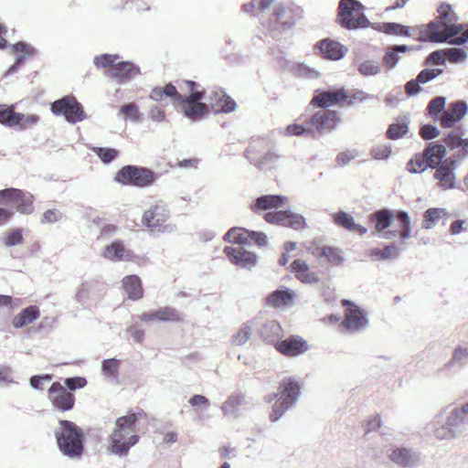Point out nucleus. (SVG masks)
<instances>
[{"label":"nucleus","mask_w":468,"mask_h":468,"mask_svg":"<svg viewBox=\"0 0 468 468\" xmlns=\"http://www.w3.org/2000/svg\"><path fill=\"white\" fill-rule=\"evenodd\" d=\"M437 20H433L420 28V39L425 42L443 43L451 37H456L464 27L456 24L457 15L453 12L452 5L446 3L441 4L437 9Z\"/></svg>","instance_id":"nucleus-1"},{"label":"nucleus","mask_w":468,"mask_h":468,"mask_svg":"<svg viewBox=\"0 0 468 468\" xmlns=\"http://www.w3.org/2000/svg\"><path fill=\"white\" fill-rule=\"evenodd\" d=\"M145 416L144 410L129 412L118 418L115 427L109 438V452L116 456H126L130 449L138 443L139 436L136 434V422Z\"/></svg>","instance_id":"nucleus-2"},{"label":"nucleus","mask_w":468,"mask_h":468,"mask_svg":"<svg viewBox=\"0 0 468 468\" xmlns=\"http://www.w3.org/2000/svg\"><path fill=\"white\" fill-rule=\"evenodd\" d=\"M55 437L58 450L72 460H79L84 452L83 433L81 429L70 420H60L55 429Z\"/></svg>","instance_id":"nucleus-3"},{"label":"nucleus","mask_w":468,"mask_h":468,"mask_svg":"<svg viewBox=\"0 0 468 468\" xmlns=\"http://www.w3.org/2000/svg\"><path fill=\"white\" fill-rule=\"evenodd\" d=\"M169 218L168 205L163 200H156L144 212L142 224L153 233L171 234L176 230V226L167 223Z\"/></svg>","instance_id":"nucleus-4"},{"label":"nucleus","mask_w":468,"mask_h":468,"mask_svg":"<svg viewBox=\"0 0 468 468\" xmlns=\"http://www.w3.org/2000/svg\"><path fill=\"white\" fill-rule=\"evenodd\" d=\"M364 8L357 0H341L338 5V24L348 30L368 27L370 22L363 13Z\"/></svg>","instance_id":"nucleus-5"},{"label":"nucleus","mask_w":468,"mask_h":468,"mask_svg":"<svg viewBox=\"0 0 468 468\" xmlns=\"http://www.w3.org/2000/svg\"><path fill=\"white\" fill-rule=\"evenodd\" d=\"M340 122V117L335 111L320 109L313 113H307L303 123L308 125V135L312 138H319L325 133L336 128Z\"/></svg>","instance_id":"nucleus-6"},{"label":"nucleus","mask_w":468,"mask_h":468,"mask_svg":"<svg viewBox=\"0 0 468 468\" xmlns=\"http://www.w3.org/2000/svg\"><path fill=\"white\" fill-rule=\"evenodd\" d=\"M281 397L272 407L270 419L272 422L280 420L283 414L298 400L300 386L292 378H284L280 384Z\"/></svg>","instance_id":"nucleus-7"},{"label":"nucleus","mask_w":468,"mask_h":468,"mask_svg":"<svg viewBox=\"0 0 468 468\" xmlns=\"http://www.w3.org/2000/svg\"><path fill=\"white\" fill-rule=\"evenodd\" d=\"M156 178V174L148 168L125 165L117 172L114 180L122 185L146 187L154 184Z\"/></svg>","instance_id":"nucleus-8"},{"label":"nucleus","mask_w":468,"mask_h":468,"mask_svg":"<svg viewBox=\"0 0 468 468\" xmlns=\"http://www.w3.org/2000/svg\"><path fill=\"white\" fill-rule=\"evenodd\" d=\"M51 112L54 115H63L66 121L71 124L87 118L83 106L71 95L55 101L51 104Z\"/></svg>","instance_id":"nucleus-9"},{"label":"nucleus","mask_w":468,"mask_h":468,"mask_svg":"<svg viewBox=\"0 0 468 468\" xmlns=\"http://www.w3.org/2000/svg\"><path fill=\"white\" fill-rule=\"evenodd\" d=\"M433 178L437 181V186L444 191L457 188L456 170L457 160L454 156L444 159V162L434 168Z\"/></svg>","instance_id":"nucleus-10"},{"label":"nucleus","mask_w":468,"mask_h":468,"mask_svg":"<svg viewBox=\"0 0 468 468\" xmlns=\"http://www.w3.org/2000/svg\"><path fill=\"white\" fill-rule=\"evenodd\" d=\"M342 303L348 307L346 310L345 319L342 323L347 332L357 333L368 326L369 320L362 309L349 300H343Z\"/></svg>","instance_id":"nucleus-11"},{"label":"nucleus","mask_w":468,"mask_h":468,"mask_svg":"<svg viewBox=\"0 0 468 468\" xmlns=\"http://www.w3.org/2000/svg\"><path fill=\"white\" fill-rule=\"evenodd\" d=\"M264 219L268 223L291 228L295 230L306 228L305 218L303 215L294 213L291 210L267 212L264 215Z\"/></svg>","instance_id":"nucleus-12"},{"label":"nucleus","mask_w":468,"mask_h":468,"mask_svg":"<svg viewBox=\"0 0 468 468\" xmlns=\"http://www.w3.org/2000/svg\"><path fill=\"white\" fill-rule=\"evenodd\" d=\"M205 103L207 105V110H211L214 113H228L234 111L236 108L235 101L218 88H213L207 90Z\"/></svg>","instance_id":"nucleus-13"},{"label":"nucleus","mask_w":468,"mask_h":468,"mask_svg":"<svg viewBox=\"0 0 468 468\" xmlns=\"http://www.w3.org/2000/svg\"><path fill=\"white\" fill-rule=\"evenodd\" d=\"M48 399L54 408L61 410H70L75 403L74 395L59 382H54L48 389Z\"/></svg>","instance_id":"nucleus-14"},{"label":"nucleus","mask_w":468,"mask_h":468,"mask_svg":"<svg viewBox=\"0 0 468 468\" xmlns=\"http://www.w3.org/2000/svg\"><path fill=\"white\" fill-rule=\"evenodd\" d=\"M468 113V103L464 101H455L449 104L448 108L439 118L442 128L448 129L462 121Z\"/></svg>","instance_id":"nucleus-15"},{"label":"nucleus","mask_w":468,"mask_h":468,"mask_svg":"<svg viewBox=\"0 0 468 468\" xmlns=\"http://www.w3.org/2000/svg\"><path fill=\"white\" fill-rule=\"evenodd\" d=\"M388 459L397 466L414 468L420 463V453L411 448L395 447L388 454Z\"/></svg>","instance_id":"nucleus-16"},{"label":"nucleus","mask_w":468,"mask_h":468,"mask_svg":"<svg viewBox=\"0 0 468 468\" xmlns=\"http://www.w3.org/2000/svg\"><path fill=\"white\" fill-rule=\"evenodd\" d=\"M224 252L229 260L235 265L240 268L251 269L258 263V256L249 250H246L243 246H227Z\"/></svg>","instance_id":"nucleus-17"},{"label":"nucleus","mask_w":468,"mask_h":468,"mask_svg":"<svg viewBox=\"0 0 468 468\" xmlns=\"http://www.w3.org/2000/svg\"><path fill=\"white\" fill-rule=\"evenodd\" d=\"M348 96L344 89L338 90H325L315 94L311 102V106H319L322 109L327 110V108L334 105L344 104Z\"/></svg>","instance_id":"nucleus-18"},{"label":"nucleus","mask_w":468,"mask_h":468,"mask_svg":"<svg viewBox=\"0 0 468 468\" xmlns=\"http://www.w3.org/2000/svg\"><path fill=\"white\" fill-rule=\"evenodd\" d=\"M309 250L316 260L324 259L325 262L333 267L341 266L345 261L342 250L336 247L328 245L311 246Z\"/></svg>","instance_id":"nucleus-19"},{"label":"nucleus","mask_w":468,"mask_h":468,"mask_svg":"<svg viewBox=\"0 0 468 468\" xmlns=\"http://www.w3.org/2000/svg\"><path fill=\"white\" fill-rule=\"evenodd\" d=\"M101 284L99 282L86 281L78 287L75 299L79 303L88 305L90 302L97 301L101 297Z\"/></svg>","instance_id":"nucleus-20"},{"label":"nucleus","mask_w":468,"mask_h":468,"mask_svg":"<svg viewBox=\"0 0 468 468\" xmlns=\"http://www.w3.org/2000/svg\"><path fill=\"white\" fill-rule=\"evenodd\" d=\"M276 349L288 356H297L308 350V345L302 337L292 335L276 344Z\"/></svg>","instance_id":"nucleus-21"},{"label":"nucleus","mask_w":468,"mask_h":468,"mask_svg":"<svg viewBox=\"0 0 468 468\" xmlns=\"http://www.w3.org/2000/svg\"><path fill=\"white\" fill-rule=\"evenodd\" d=\"M288 201V197L282 195H262L256 198V200L250 204V208L252 212L260 214L262 211L270 210L272 208H278L285 202Z\"/></svg>","instance_id":"nucleus-22"},{"label":"nucleus","mask_w":468,"mask_h":468,"mask_svg":"<svg viewBox=\"0 0 468 468\" xmlns=\"http://www.w3.org/2000/svg\"><path fill=\"white\" fill-rule=\"evenodd\" d=\"M139 73V67L129 61L117 63L107 70V75L117 80L119 82L127 81L137 76Z\"/></svg>","instance_id":"nucleus-23"},{"label":"nucleus","mask_w":468,"mask_h":468,"mask_svg":"<svg viewBox=\"0 0 468 468\" xmlns=\"http://www.w3.org/2000/svg\"><path fill=\"white\" fill-rule=\"evenodd\" d=\"M316 46L322 55L331 60H339L343 58L347 52V48L344 45L331 38L323 39L319 41Z\"/></svg>","instance_id":"nucleus-24"},{"label":"nucleus","mask_w":468,"mask_h":468,"mask_svg":"<svg viewBox=\"0 0 468 468\" xmlns=\"http://www.w3.org/2000/svg\"><path fill=\"white\" fill-rule=\"evenodd\" d=\"M290 271L302 282L314 284L320 282L317 273L311 271L308 263L305 261L297 259L290 265Z\"/></svg>","instance_id":"nucleus-25"},{"label":"nucleus","mask_w":468,"mask_h":468,"mask_svg":"<svg viewBox=\"0 0 468 468\" xmlns=\"http://www.w3.org/2000/svg\"><path fill=\"white\" fill-rule=\"evenodd\" d=\"M422 154L430 167L433 169L444 162L446 147L441 144L432 142L427 144Z\"/></svg>","instance_id":"nucleus-26"},{"label":"nucleus","mask_w":468,"mask_h":468,"mask_svg":"<svg viewBox=\"0 0 468 468\" xmlns=\"http://www.w3.org/2000/svg\"><path fill=\"white\" fill-rule=\"evenodd\" d=\"M445 422L451 431L454 433L456 437H459L466 431L468 418L465 417L456 406L448 412Z\"/></svg>","instance_id":"nucleus-27"},{"label":"nucleus","mask_w":468,"mask_h":468,"mask_svg":"<svg viewBox=\"0 0 468 468\" xmlns=\"http://www.w3.org/2000/svg\"><path fill=\"white\" fill-rule=\"evenodd\" d=\"M295 293L288 288L278 289L269 294L267 303L274 308H282L293 304Z\"/></svg>","instance_id":"nucleus-28"},{"label":"nucleus","mask_w":468,"mask_h":468,"mask_svg":"<svg viewBox=\"0 0 468 468\" xmlns=\"http://www.w3.org/2000/svg\"><path fill=\"white\" fill-rule=\"evenodd\" d=\"M333 222L348 230L349 232H356L364 235L367 232V229L356 224L353 216L345 211H339L332 215Z\"/></svg>","instance_id":"nucleus-29"},{"label":"nucleus","mask_w":468,"mask_h":468,"mask_svg":"<svg viewBox=\"0 0 468 468\" xmlns=\"http://www.w3.org/2000/svg\"><path fill=\"white\" fill-rule=\"evenodd\" d=\"M245 404V396L242 393H236L228 398L222 404L221 410L225 416L239 418L241 416V407Z\"/></svg>","instance_id":"nucleus-30"},{"label":"nucleus","mask_w":468,"mask_h":468,"mask_svg":"<svg viewBox=\"0 0 468 468\" xmlns=\"http://www.w3.org/2000/svg\"><path fill=\"white\" fill-rule=\"evenodd\" d=\"M122 288L128 298L133 301L143 297L144 289L141 279L137 275H128L122 279Z\"/></svg>","instance_id":"nucleus-31"},{"label":"nucleus","mask_w":468,"mask_h":468,"mask_svg":"<svg viewBox=\"0 0 468 468\" xmlns=\"http://www.w3.org/2000/svg\"><path fill=\"white\" fill-rule=\"evenodd\" d=\"M394 215L388 208L380 209L370 215V220L375 222L374 235H378L391 226Z\"/></svg>","instance_id":"nucleus-32"},{"label":"nucleus","mask_w":468,"mask_h":468,"mask_svg":"<svg viewBox=\"0 0 468 468\" xmlns=\"http://www.w3.org/2000/svg\"><path fill=\"white\" fill-rule=\"evenodd\" d=\"M410 49L407 45H395L388 47L382 58L383 65L389 70L396 68L400 60V53H405Z\"/></svg>","instance_id":"nucleus-33"},{"label":"nucleus","mask_w":468,"mask_h":468,"mask_svg":"<svg viewBox=\"0 0 468 468\" xmlns=\"http://www.w3.org/2000/svg\"><path fill=\"white\" fill-rule=\"evenodd\" d=\"M287 13V9L282 5H278L274 8L272 14V20L270 24V30L272 31V37H277V31L282 32L281 27L283 29H289L292 24L287 20H284Z\"/></svg>","instance_id":"nucleus-34"},{"label":"nucleus","mask_w":468,"mask_h":468,"mask_svg":"<svg viewBox=\"0 0 468 468\" xmlns=\"http://www.w3.org/2000/svg\"><path fill=\"white\" fill-rule=\"evenodd\" d=\"M449 216V211L444 207L429 208L423 214V228L431 229L441 219L447 220Z\"/></svg>","instance_id":"nucleus-35"},{"label":"nucleus","mask_w":468,"mask_h":468,"mask_svg":"<svg viewBox=\"0 0 468 468\" xmlns=\"http://www.w3.org/2000/svg\"><path fill=\"white\" fill-rule=\"evenodd\" d=\"M463 131L461 129L451 131L446 134L444 144L452 150L462 148L463 156H468V138H463Z\"/></svg>","instance_id":"nucleus-36"},{"label":"nucleus","mask_w":468,"mask_h":468,"mask_svg":"<svg viewBox=\"0 0 468 468\" xmlns=\"http://www.w3.org/2000/svg\"><path fill=\"white\" fill-rule=\"evenodd\" d=\"M40 315L39 309L36 305H30L23 309L13 319V325L16 328H22L34 321Z\"/></svg>","instance_id":"nucleus-37"},{"label":"nucleus","mask_w":468,"mask_h":468,"mask_svg":"<svg viewBox=\"0 0 468 468\" xmlns=\"http://www.w3.org/2000/svg\"><path fill=\"white\" fill-rule=\"evenodd\" d=\"M259 334L263 341L271 343L282 335V327L274 320L266 321L259 328Z\"/></svg>","instance_id":"nucleus-38"},{"label":"nucleus","mask_w":468,"mask_h":468,"mask_svg":"<svg viewBox=\"0 0 468 468\" xmlns=\"http://www.w3.org/2000/svg\"><path fill=\"white\" fill-rule=\"evenodd\" d=\"M259 319L253 318L247 323H243L239 331L232 336V344L234 346H242L250 339L253 327L258 326Z\"/></svg>","instance_id":"nucleus-39"},{"label":"nucleus","mask_w":468,"mask_h":468,"mask_svg":"<svg viewBox=\"0 0 468 468\" xmlns=\"http://www.w3.org/2000/svg\"><path fill=\"white\" fill-rule=\"evenodd\" d=\"M149 98L154 101H162L165 98H170L177 101V99H181V94L172 83H169L163 88H154L150 92Z\"/></svg>","instance_id":"nucleus-40"},{"label":"nucleus","mask_w":468,"mask_h":468,"mask_svg":"<svg viewBox=\"0 0 468 468\" xmlns=\"http://www.w3.org/2000/svg\"><path fill=\"white\" fill-rule=\"evenodd\" d=\"M24 114L16 112L13 106L0 105V123L13 127L21 123Z\"/></svg>","instance_id":"nucleus-41"},{"label":"nucleus","mask_w":468,"mask_h":468,"mask_svg":"<svg viewBox=\"0 0 468 468\" xmlns=\"http://www.w3.org/2000/svg\"><path fill=\"white\" fill-rule=\"evenodd\" d=\"M182 105L183 112L186 117L192 121L202 118L208 112L207 103L197 102H179Z\"/></svg>","instance_id":"nucleus-42"},{"label":"nucleus","mask_w":468,"mask_h":468,"mask_svg":"<svg viewBox=\"0 0 468 468\" xmlns=\"http://www.w3.org/2000/svg\"><path fill=\"white\" fill-rule=\"evenodd\" d=\"M185 83L186 84V86L190 91V94L186 97L181 95V99H177V102L201 103L200 101L202 99L206 100L207 91H205L204 90H197L198 85L195 81L186 80Z\"/></svg>","instance_id":"nucleus-43"},{"label":"nucleus","mask_w":468,"mask_h":468,"mask_svg":"<svg viewBox=\"0 0 468 468\" xmlns=\"http://www.w3.org/2000/svg\"><path fill=\"white\" fill-rule=\"evenodd\" d=\"M468 364V348L458 346L453 353L452 358L445 364L446 368H452L454 367H463Z\"/></svg>","instance_id":"nucleus-44"},{"label":"nucleus","mask_w":468,"mask_h":468,"mask_svg":"<svg viewBox=\"0 0 468 468\" xmlns=\"http://www.w3.org/2000/svg\"><path fill=\"white\" fill-rule=\"evenodd\" d=\"M380 63L373 59H365L358 63L357 71L364 77L377 76L381 72Z\"/></svg>","instance_id":"nucleus-45"},{"label":"nucleus","mask_w":468,"mask_h":468,"mask_svg":"<svg viewBox=\"0 0 468 468\" xmlns=\"http://www.w3.org/2000/svg\"><path fill=\"white\" fill-rule=\"evenodd\" d=\"M446 98L443 96H438L433 98L427 106L428 115L433 120H439L440 114L445 110Z\"/></svg>","instance_id":"nucleus-46"},{"label":"nucleus","mask_w":468,"mask_h":468,"mask_svg":"<svg viewBox=\"0 0 468 468\" xmlns=\"http://www.w3.org/2000/svg\"><path fill=\"white\" fill-rule=\"evenodd\" d=\"M125 248L122 241L115 240L104 251L105 258L112 261H120L125 258Z\"/></svg>","instance_id":"nucleus-47"},{"label":"nucleus","mask_w":468,"mask_h":468,"mask_svg":"<svg viewBox=\"0 0 468 468\" xmlns=\"http://www.w3.org/2000/svg\"><path fill=\"white\" fill-rule=\"evenodd\" d=\"M378 30L389 35L410 36V28L399 23H382L379 25Z\"/></svg>","instance_id":"nucleus-48"},{"label":"nucleus","mask_w":468,"mask_h":468,"mask_svg":"<svg viewBox=\"0 0 468 468\" xmlns=\"http://www.w3.org/2000/svg\"><path fill=\"white\" fill-rule=\"evenodd\" d=\"M34 197L29 192L23 191L19 201H16V210L25 215H29L34 211Z\"/></svg>","instance_id":"nucleus-49"},{"label":"nucleus","mask_w":468,"mask_h":468,"mask_svg":"<svg viewBox=\"0 0 468 468\" xmlns=\"http://www.w3.org/2000/svg\"><path fill=\"white\" fill-rule=\"evenodd\" d=\"M181 314L173 307H163L156 311V321L159 322H179Z\"/></svg>","instance_id":"nucleus-50"},{"label":"nucleus","mask_w":468,"mask_h":468,"mask_svg":"<svg viewBox=\"0 0 468 468\" xmlns=\"http://www.w3.org/2000/svg\"><path fill=\"white\" fill-rule=\"evenodd\" d=\"M396 218L399 220V228L400 229L399 235H400L404 239H410L411 228L409 214L406 211L400 210L397 212Z\"/></svg>","instance_id":"nucleus-51"},{"label":"nucleus","mask_w":468,"mask_h":468,"mask_svg":"<svg viewBox=\"0 0 468 468\" xmlns=\"http://www.w3.org/2000/svg\"><path fill=\"white\" fill-rule=\"evenodd\" d=\"M428 167H430V165L423 154L415 155V157L410 159L407 164V170L411 174L423 173Z\"/></svg>","instance_id":"nucleus-52"},{"label":"nucleus","mask_w":468,"mask_h":468,"mask_svg":"<svg viewBox=\"0 0 468 468\" xmlns=\"http://www.w3.org/2000/svg\"><path fill=\"white\" fill-rule=\"evenodd\" d=\"M248 231L240 229H231L224 236V239L229 242L237 243L238 246H242L246 243L250 237H248Z\"/></svg>","instance_id":"nucleus-53"},{"label":"nucleus","mask_w":468,"mask_h":468,"mask_svg":"<svg viewBox=\"0 0 468 468\" xmlns=\"http://www.w3.org/2000/svg\"><path fill=\"white\" fill-rule=\"evenodd\" d=\"M408 130L407 122H394L388 126L387 135L391 140H397L404 136Z\"/></svg>","instance_id":"nucleus-54"},{"label":"nucleus","mask_w":468,"mask_h":468,"mask_svg":"<svg viewBox=\"0 0 468 468\" xmlns=\"http://www.w3.org/2000/svg\"><path fill=\"white\" fill-rule=\"evenodd\" d=\"M15 379L14 370L10 366L0 365V387H7L9 385H17Z\"/></svg>","instance_id":"nucleus-55"},{"label":"nucleus","mask_w":468,"mask_h":468,"mask_svg":"<svg viewBox=\"0 0 468 468\" xmlns=\"http://www.w3.org/2000/svg\"><path fill=\"white\" fill-rule=\"evenodd\" d=\"M119 360L116 358L105 359L101 365V370L105 377L116 378L118 376Z\"/></svg>","instance_id":"nucleus-56"},{"label":"nucleus","mask_w":468,"mask_h":468,"mask_svg":"<svg viewBox=\"0 0 468 468\" xmlns=\"http://www.w3.org/2000/svg\"><path fill=\"white\" fill-rule=\"evenodd\" d=\"M92 151L104 164H109L118 156V151L114 148L93 147Z\"/></svg>","instance_id":"nucleus-57"},{"label":"nucleus","mask_w":468,"mask_h":468,"mask_svg":"<svg viewBox=\"0 0 468 468\" xmlns=\"http://www.w3.org/2000/svg\"><path fill=\"white\" fill-rule=\"evenodd\" d=\"M445 55L451 63H461L467 58V52L461 48H445Z\"/></svg>","instance_id":"nucleus-58"},{"label":"nucleus","mask_w":468,"mask_h":468,"mask_svg":"<svg viewBox=\"0 0 468 468\" xmlns=\"http://www.w3.org/2000/svg\"><path fill=\"white\" fill-rule=\"evenodd\" d=\"M12 48L16 53H17L16 56H25V60L27 58L34 57L36 55L35 48L23 41H19L12 45Z\"/></svg>","instance_id":"nucleus-59"},{"label":"nucleus","mask_w":468,"mask_h":468,"mask_svg":"<svg viewBox=\"0 0 468 468\" xmlns=\"http://www.w3.org/2000/svg\"><path fill=\"white\" fill-rule=\"evenodd\" d=\"M360 155V152L356 149H347L337 154L336 161L341 166L347 165L352 160Z\"/></svg>","instance_id":"nucleus-60"},{"label":"nucleus","mask_w":468,"mask_h":468,"mask_svg":"<svg viewBox=\"0 0 468 468\" xmlns=\"http://www.w3.org/2000/svg\"><path fill=\"white\" fill-rule=\"evenodd\" d=\"M433 435L440 441H451L457 438L455 434L451 431L446 422L434 428Z\"/></svg>","instance_id":"nucleus-61"},{"label":"nucleus","mask_w":468,"mask_h":468,"mask_svg":"<svg viewBox=\"0 0 468 468\" xmlns=\"http://www.w3.org/2000/svg\"><path fill=\"white\" fill-rule=\"evenodd\" d=\"M442 73L441 69H424L417 76L419 82L426 84Z\"/></svg>","instance_id":"nucleus-62"},{"label":"nucleus","mask_w":468,"mask_h":468,"mask_svg":"<svg viewBox=\"0 0 468 468\" xmlns=\"http://www.w3.org/2000/svg\"><path fill=\"white\" fill-rule=\"evenodd\" d=\"M22 229H13L5 238V245L6 247H13L23 243Z\"/></svg>","instance_id":"nucleus-63"},{"label":"nucleus","mask_w":468,"mask_h":468,"mask_svg":"<svg viewBox=\"0 0 468 468\" xmlns=\"http://www.w3.org/2000/svg\"><path fill=\"white\" fill-rule=\"evenodd\" d=\"M119 58L117 55L102 54L94 58V65L98 68L113 67L114 62Z\"/></svg>","instance_id":"nucleus-64"}]
</instances>
